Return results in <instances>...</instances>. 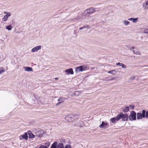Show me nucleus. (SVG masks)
Here are the masks:
<instances>
[{"mask_svg":"<svg viewBox=\"0 0 148 148\" xmlns=\"http://www.w3.org/2000/svg\"><path fill=\"white\" fill-rule=\"evenodd\" d=\"M123 24L125 26H127L130 24V22L126 20H124L123 21Z\"/></svg>","mask_w":148,"mask_h":148,"instance_id":"6ab92c4d","label":"nucleus"},{"mask_svg":"<svg viewBox=\"0 0 148 148\" xmlns=\"http://www.w3.org/2000/svg\"><path fill=\"white\" fill-rule=\"evenodd\" d=\"M45 145L47 146H49L50 145V143H45Z\"/></svg>","mask_w":148,"mask_h":148,"instance_id":"72a5a7b5","label":"nucleus"},{"mask_svg":"<svg viewBox=\"0 0 148 148\" xmlns=\"http://www.w3.org/2000/svg\"><path fill=\"white\" fill-rule=\"evenodd\" d=\"M116 73V71L115 70H113L108 72V73H111L112 74H115Z\"/></svg>","mask_w":148,"mask_h":148,"instance_id":"aec40b11","label":"nucleus"},{"mask_svg":"<svg viewBox=\"0 0 148 148\" xmlns=\"http://www.w3.org/2000/svg\"><path fill=\"white\" fill-rule=\"evenodd\" d=\"M144 32L148 34V29H146L144 30Z\"/></svg>","mask_w":148,"mask_h":148,"instance_id":"c756f323","label":"nucleus"},{"mask_svg":"<svg viewBox=\"0 0 148 148\" xmlns=\"http://www.w3.org/2000/svg\"><path fill=\"white\" fill-rule=\"evenodd\" d=\"M97 11L98 10H95L93 8H90L85 11L83 13V15L84 16H88L90 14L93 13L96 11Z\"/></svg>","mask_w":148,"mask_h":148,"instance_id":"f257e3e1","label":"nucleus"},{"mask_svg":"<svg viewBox=\"0 0 148 148\" xmlns=\"http://www.w3.org/2000/svg\"><path fill=\"white\" fill-rule=\"evenodd\" d=\"M41 48L42 46L41 45L36 46L32 49L31 52L33 53L37 52L38 50L41 49Z\"/></svg>","mask_w":148,"mask_h":148,"instance_id":"1a4fd4ad","label":"nucleus"},{"mask_svg":"<svg viewBox=\"0 0 148 148\" xmlns=\"http://www.w3.org/2000/svg\"><path fill=\"white\" fill-rule=\"evenodd\" d=\"M133 53L137 55H140V52L139 51H133Z\"/></svg>","mask_w":148,"mask_h":148,"instance_id":"393cba45","label":"nucleus"},{"mask_svg":"<svg viewBox=\"0 0 148 148\" xmlns=\"http://www.w3.org/2000/svg\"><path fill=\"white\" fill-rule=\"evenodd\" d=\"M8 13L7 12H4V14H7V13Z\"/></svg>","mask_w":148,"mask_h":148,"instance_id":"58836bf2","label":"nucleus"},{"mask_svg":"<svg viewBox=\"0 0 148 148\" xmlns=\"http://www.w3.org/2000/svg\"><path fill=\"white\" fill-rule=\"evenodd\" d=\"M117 121H119L120 119H121L122 120L126 121L127 120L128 116L126 114H123L122 113H120L117 116Z\"/></svg>","mask_w":148,"mask_h":148,"instance_id":"7ed1b4c3","label":"nucleus"},{"mask_svg":"<svg viewBox=\"0 0 148 148\" xmlns=\"http://www.w3.org/2000/svg\"><path fill=\"white\" fill-rule=\"evenodd\" d=\"M129 110V107H126L125 108L123 109V111L124 112H126L128 111Z\"/></svg>","mask_w":148,"mask_h":148,"instance_id":"5701e85b","label":"nucleus"},{"mask_svg":"<svg viewBox=\"0 0 148 148\" xmlns=\"http://www.w3.org/2000/svg\"><path fill=\"white\" fill-rule=\"evenodd\" d=\"M117 116L115 117H114L111 119V121L113 123H115L116 120L117 121Z\"/></svg>","mask_w":148,"mask_h":148,"instance_id":"b1692460","label":"nucleus"},{"mask_svg":"<svg viewBox=\"0 0 148 148\" xmlns=\"http://www.w3.org/2000/svg\"><path fill=\"white\" fill-rule=\"evenodd\" d=\"M23 68L25 69V71L29 72L33 71V69L32 68L29 67H24Z\"/></svg>","mask_w":148,"mask_h":148,"instance_id":"4468645a","label":"nucleus"},{"mask_svg":"<svg viewBox=\"0 0 148 148\" xmlns=\"http://www.w3.org/2000/svg\"><path fill=\"white\" fill-rule=\"evenodd\" d=\"M134 47H130V50H132V49H134Z\"/></svg>","mask_w":148,"mask_h":148,"instance_id":"c9c22d12","label":"nucleus"},{"mask_svg":"<svg viewBox=\"0 0 148 148\" xmlns=\"http://www.w3.org/2000/svg\"><path fill=\"white\" fill-rule=\"evenodd\" d=\"M64 148H71V147L70 145H65Z\"/></svg>","mask_w":148,"mask_h":148,"instance_id":"c85d7f7f","label":"nucleus"},{"mask_svg":"<svg viewBox=\"0 0 148 148\" xmlns=\"http://www.w3.org/2000/svg\"><path fill=\"white\" fill-rule=\"evenodd\" d=\"M78 93V92H77V91L75 92V95H78L77 94V93Z\"/></svg>","mask_w":148,"mask_h":148,"instance_id":"f704fd0d","label":"nucleus"},{"mask_svg":"<svg viewBox=\"0 0 148 148\" xmlns=\"http://www.w3.org/2000/svg\"><path fill=\"white\" fill-rule=\"evenodd\" d=\"M136 113L134 111H132L129 117L130 119V120H135L136 119Z\"/></svg>","mask_w":148,"mask_h":148,"instance_id":"0eeeda50","label":"nucleus"},{"mask_svg":"<svg viewBox=\"0 0 148 148\" xmlns=\"http://www.w3.org/2000/svg\"><path fill=\"white\" fill-rule=\"evenodd\" d=\"M65 71L68 75L69 74L73 75L74 73L73 70L72 68L66 69L65 70Z\"/></svg>","mask_w":148,"mask_h":148,"instance_id":"9b49d317","label":"nucleus"},{"mask_svg":"<svg viewBox=\"0 0 148 148\" xmlns=\"http://www.w3.org/2000/svg\"><path fill=\"white\" fill-rule=\"evenodd\" d=\"M11 15V14L10 13H8L5 15L2 18V20L3 21L5 22L6 21L8 18V17L10 16Z\"/></svg>","mask_w":148,"mask_h":148,"instance_id":"9d476101","label":"nucleus"},{"mask_svg":"<svg viewBox=\"0 0 148 148\" xmlns=\"http://www.w3.org/2000/svg\"><path fill=\"white\" fill-rule=\"evenodd\" d=\"M116 64L117 65H119L121 66L123 68L125 69L126 68V66L123 63L118 62L116 63Z\"/></svg>","mask_w":148,"mask_h":148,"instance_id":"f3484780","label":"nucleus"},{"mask_svg":"<svg viewBox=\"0 0 148 148\" xmlns=\"http://www.w3.org/2000/svg\"><path fill=\"white\" fill-rule=\"evenodd\" d=\"M143 7L145 10L148 9V0L145 1L143 4Z\"/></svg>","mask_w":148,"mask_h":148,"instance_id":"f8f14e48","label":"nucleus"},{"mask_svg":"<svg viewBox=\"0 0 148 148\" xmlns=\"http://www.w3.org/2000/svg\"><path fill=\"white\" fill-rule=\"evenodd\" d=\"M50 148H64L63 144L61 143L58 144V143L55 142L51 145Z\"/></svg>","mask_w":148,"mask_h":148,"instance_id":"20e7f679","label":"nucleus"},{"mask_svg":"<svg viewBox=\"0 0 148 148\" xmlns=\"http://www.w3.org/2000/svg\"><path fill=\"white\" fill-rule=\"evenodd\" d=\"M5 71L4 69L3 68H0V74Z\"/></svg>","mask_w":148,"mask_h":148,"instance_id":"a878e982","label":"nucleus"},{"mask_svg":"<svg viewBox=\"0 0 148 148\" xmlns=\"http://www.w3.org/2000/svg\"><path fill=\"white\" fill-rule=\"evenodd\" d=\"M145 111L144 110H143L142 113H138L137 114V119H139L142 118H144L145 117Z\"/></svg>","mask_w":148,"mask_h":148,"instance_id":"39448f33","label":"nucleus"},{"mask_svg":"<svg viewBox=\"0 0 148 148\" xmlns=\"http://www.w3.org/2000/svg\"><path fill=\"white\" fill-rule=\"evenodd\" d=\"M134 107V105H130L129 106V108H130L133 109Z\"/></svg>","mask_w":148,"mask_h":148,"instance_id":"7c9ffc66","label":"nucleus"},{"mask_svg":"<svg viewBox=\"0 0 148 148\" xmlns=\"http://www.w3.org/2000/svg\"><path fill=\"white\" fill-rule=\"evenodd\" d=\"M85 28H87V29H89V27L88 26H87L85 27H81L79 28V30H81Z\"/></svg>","mask_w":148,"mask_h":148,"instance_id":"bb28decb","label":"nucleus"},{"mask_svg":"<svg viewBox=\"0 0 148 148\" xmlns=\"http://www.w3.org/2000/svg\"><path fill=\"white\" fill-rule=\"evenodd\" d=\"M145 116L146 117L148 118V111L146 112Z\"/></svg>","mask_w":148,"mask_h":148,"instance_id":"473e14b6","label":"nucleus"},{"mask_svg":"<svg viewBox=\"0 0 148 148\" xmlns=\"http://www.w3.org/2000/svg\"><path fill=\"white\" fill-rule=\"evenodd\" d=\"M27 133L29 135V138H32L35 137V136L32 133L31 131H28Z\"/></svg>","mask_w":148,"mask_h":148,"instance_id":"ddd939ff","label":"nucleus"},{"mask_svg":"<svg viewBox=\"0 0 148 148\" xmlns=\"http://www.w3.org/2000/svg\"><path fill=\"white\" fill-rule=\"evenodd\" d=\"M84 68L85 67L83 66L77 67L75 69V72L78 73L80 71H83L85 70Z\"/></svg>","mask_w":148,"mask_h":148,"instance_id":"6e6552de","label":"nucleus"},{"mask_svg":"<svg viewBox=\"0 0 148 148\" xmlns=\"http://www.w3.org/2000/svg\"><path fill=\"white\" fill-rule=\"evenodd\" d=\"M39 148H48V147L45 145H41L39 147Z\"/></svg>","mask_w":148,"mask_h":148,"instance_id":"cd10ccee","label":"nucleus"},{"mask_svg":"<svg viewBox=\"0 0 148 148\" xmlns=\"http://www.w3.org/2000/svg\"><path fill=\"white\" fill-rule=\"evenodd\" d=\"M138 18H128V20L129 21H132L133 22L136 23L138 21Z\"/></svg>","mask_w":148,"mask_h":148,"instance_id":"2eb2a0df","label":"nucleus"},{"mask_svg":"<svg viewBox=\"0 0 148 148\" xmlns=\"http://www.w3.org/2000/svg\"><path fill=\"white\" fill-rule=\"evenodd\" d=\"M109 124L106 122L102 121L101 124L99 126L100 128L106 129L108 127Z\"/></svg>","mask_w":148,"mask_h":148,"instance_id":"423d86ee","label":"nucleus"},{"mask_svg":"<svg viewBox=\"0 0 148 148\" xmlns=\"http://www.w3.org/2000/svg\"><path fill=\"white\" fill-rule=\"evenodd\" d=\"M61 102H59V103H57V104H56V105H58L60 103H61Z\"/></svg>","mask_w":148,"mask_h":148,"instance_id":"e433bc0d","label":"nucleus"},{"mask_svg":"<svg viewBox=\"0 0 148 148\" xmlns=\"http://www.w3.org/2000/svg\"><path fill=\"white\" fill-rule=\"evenodd\" d=\"M12 28L11 25H8L6 26V29L9 31Z\"/></svg>","mask_w":148,"mask_h":148,"instance_id":"412c9836","label":"nucleus"},{"mask_svg":"<svg viewBox=\"0 0 148 148\" xmlns=\"http://www.w3.org/2000/svg\"><path fill=\"white\" fill-rule=\"evenodd\" d=\"M36 136L38 137H40L42 136V134H40V132L38 131L36 133Z\"/></svg>","mask_w":148,"mask_h":148,"instance_id":"4be33fe9","label":"nucleus"},{"mask_svg":"<svg viewBox=\"0 0 148 148\" xmlns=\"http://www.w3.org/2000/svg\"><path fill=\"white\" fill-rule=\"evenodd\" d=\"M66 99L64 98L63 97H60L59 99H58V102H64L66 101Z\"/></svg>","mask_w":148,"mask_h":148,"instance_id":"a211bd4d","label":"nucleus"},{"mask_svg":"<svg viewBox=\"0 0 148 148\" xmlns=\"http://www.w3.org/2000/svg\"><path fill=\"white\" fill-rule=\"evenodd\" d=\"M55 79H56V80L58 79V78H57V77H56V78H55Z\"/></svg>","mask_w":148,"mask_h":148,"instance_id":"4c0bfd02","label":"nucleus"},{"mask_svg":"<svg viewBox=\"0 0 148 148\" xmlns=\"http://www.w3.org/2000/svg\"><path fill=\"white\" fill-rule=\"evenodd\" d=\"M78 116L77 115H72L70 116H66L65 117V120L67 122H72L77 120Z\"/></svg>","mask_w":148,"mask_h":148,"instance_id":"f03ea898","label":"nucleus"},{"mask_svg":"<svg viewBox=\"0 0 148 148\" xmlns=\"http://www.w3.org/2000/svg\"><path fill=\"white\" fill-rule=\"evenodd\" d=\"M21 136L22 138L25 139V140H27L28 139V136L26 133L25 132L23 135H22Z\"/></svg>","mask_w":148,"mask_h":148,"instance_id":"dca6fc26","label":"nucleus"},{"mask_svg":"<svg viewBox=\"0 0 148 148\" xmlns=\"http://www.w3.org/2000/svg\"><path fill=\"white\" fill-rule=\"evenodd\" d=\"M135 77L134 76H132L130 78L132 80L134 79H135Z\"/></svg>","mask_w":148,"mask_h":148,"instance_id":"2f4dec72","label":"nucleus"}]
</instances>
